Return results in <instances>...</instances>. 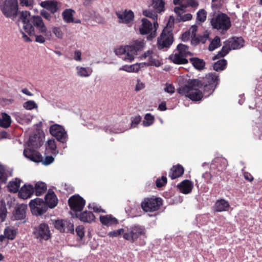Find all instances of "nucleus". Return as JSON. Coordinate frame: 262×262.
Masks as SVG:
<instances>
[{
    "label": "nucleus",
    "instance_id": "f257e3e1",
    "mask_svg": "<svg viewBox=\"0 0 262 262\" xmlns=\"http://www.w3.org/2000/svg\"><path fill=\"white\" fill-rule=\"evenodd\" d=\"M20 19L24 24L23 29L25 32H21L22 37L26 42L34 41L43 43L47 37H49L51 32L48 31L41 16H31L29 11H22Z\"/></svg>",
    "mask_w": 262,
    "mask_h": 262
},
{
    "label": "nucleus",
    "instance_id": "f03ea898",
    "mask_svg": "<svg viewBox=\"0 0 262 262\" xmlns=\"http://www.w3.org/2000/svg\"><path fill=\"white\" fill-rule=\"evenodd\" d=\"M58 204V199L53 191L49 190L45 197V201L39 198L32 200L29 203V206L32 213L38 215L45 213L48 207L53 208Z\"/></svg>",
    "mask_w": 262,
    "mask_h": 262
},
{
    "label": "nucleus",
    "instance_id": "7ed1b4c3",
    "mask_svg": "<svg viewBox=\"0 0 262 262\" xmlns=\"http://www.w3.org/2000/svg\"><path fill=\"white\" fill-rule=\"evenodd\" d=\"M201 84L198 79H189L187 80L186 84L181 86L178 89V92L193 101H200L203 97V93L199 90L202 88Z\"/></svg>",
    "mask_w": 262,
    "mask_h": 262
},
{
    "label": "nucleus",
    "instance_id": "20e7f679",
    "mask_svg": "<svg viewBox=\"0 0 262 262\" xmlns=\"http://www.w3.org/2000/svg\"><path fill=\"white\" fill-rule=\"evenodd\" d=\"M174 20V18L172 16H170L167 27L163 29L160 37L158 38L157 45L159 49L161 50L164 48H168L173 43V33L172 30H170L168 26L169 25V27L171 28L173 25Z\"/></svg>",
    "mask_w": 262,
    "mask_h": 262
},
{
    "label": "nucleus",
    "instance_id": "39448f33",
    "mask_svg": "<svg viewBox=\"0 0 262 262\" xmlns=\"http://www.w3.org/2000/svg\"><path fill=\"white\" fill-rule=\"evenodd\" d=\"M146 231L144 226L136 224L127 229L126 232L123 235V237L125 239L134 243L141 236L146 237Z\"/></svg>",
    "mask_w": 262,
    "mask_h": 262
},
{
    "label": "nucleus",
    "instance_id": "423d86ee",
    "mask_svg": "<svg viewBox=\"0 0 262 262\" xmlns=\"http://www.w3.org/2000/svg\"><path fill=\"white\" fill-rule=\"evenodd\" d=\"M163 204L161 198L152 196L143 199L140 206L145 212H154L158 211Z\"/></svg>",
    "mask_w": 262,
    "mask_h": 262
},
{
    "label": "nucleus",
    "instance_id": "0eeeda50",
    "mask_svg": "<svg viewBox=\"0 0 262 262\" xmlns=\"http://www.w3.org/2000/svg\"><path fill=\"white\" fill-rule=\"evenodd\" d=\"M211 24L213 28L222 31H227L231 26L230 18L223 13L214 16L211 19Z\"/></svg>",
    "mask_w": 262,
    "mask_h": 262
},
{
    "label": "nucleus",
    "instance_id": "6e6552de",
    "mask_svg": "<svg viewBox=\"0 0 262 262\" xmlns=\"http://www.w3.org/2000/svg\"><path fill=\"white\" fill-rule=\"evenodd\" d=\"M2 12L7 17L16 16L18 12L17 0H5L1 5Z\"/></svg>",
    "mask_w": 262,
    "mask_h": 262
},
{
    "label": "nucleus",
    "instance_id": "1a4fd4ad",
    "mask_svg": "<svg viewBox=\"0 0 262 262\" xmlns=\"http://www.w3.org/2000/svg\"><path fill=\"white\" fill-rule=\"evenodd\" d=\"M50 133L58 141L63 143L67 142L68 135L62 126L57 124L51 125L50 127Z\"/></svg>",
    "mask_w": 262,
    "mask_h": 262
},
{
    "label": "nucleus",
    "instance_id": "9d476101",
    "mask_svg": "<svg viewBox=\"0 0 262 262\" xmlns=\"http://www.w3.org/2000/svg\"><path fill=\"white\" fill-rule=\"evenodd\" d=\"M69 206L72 211L77 212L82 210L85 204V200L79 195H74L68 200Z\"/></svg>",
    "mask_w": 262,
    "mask_h": 262
},
{
    "label": "nucleus",
    "instance_id": "9b49d317",
    "mask_svg": "<svg viewBox=\"0 0 262 262\" xmlns=\"http://www.w3.org/2000/svg\"><path fill=\"white\" fill-rule=\"evenodd\" d=\"M116 15L118 18L119 23L131 25L135 17L134 12L130 10L125 9L124 11L116 12Z\"/></svg>",
    "mask_w": 262,
    "mask_h": 262
},
{
    "label": "nucleus",
    "instance_id": "f8f14e48",
    "mask_svg": "<svg viewBox=\"0 0 262 262\" xmlns=\"http://www.w3.org/2000/svg\"><path fill=\"white\" fill-rule=\"evenodd\" d=\"M33 233L35 237L40 240H48L50 237L49 227L46 223H41L36 227Z\"/></svg>",
    "mask_w": 262,
    "mask_h": 262
},
{
    "label": "nucleus",
    "instance_id": "ddd939ff",
    "mask_svg": "<svg viewBox=\"0 0 262 262\" xmlns=\"http://www.w3.org/2000/svg\"><path fill=\"white\" fill-rule=\"evenodd\" d=\"M55 228L61 232L74 233V225L69 221L60 220L55 221Z\"/></svg>",
    "mask_w": 262,
    "mask_h": 262
},
{
    "label": "nucleus",
    "instance_id": "4468645a",
    "mask_svg": "<svg viewBox=\"0 0 262 262\" xmlns=\"http://www.w3.org/2000/svg\"><path fill=\"white\" fill-rule=\"evenodd\" d=\"M200 81L202 83V88L204 83L211 84L216 88L220 82L219 76L216 73H210L206 74L202 80H200Z\"/></svg>",
    "mask_w": 262,
    "mask_h": 262
},
{
    "label": "nucleus",
    "instance_id": "2eb2a0df",
    "mask_svg": "<svg viewBox=\"0 0 262 262\" xmlns=\"http://www.w3.org/2000/svg\"><path fill=\"white\" fill-rule=\"evenodd\" d=\"M24 155L33 162H39L42 161V156L34 149L25 148L24 150Z\"/></svg>",
    "mask_w": 262,
    "mask_h": 262
},
{
    "label": "nucleus",
    "instance_id": "dca6fc26",
    "mask_svg": "<svg viewBox=\"0 0 262 262\" xmlns=\"http://www.w3.org/2000/svg\"><path fill=\"white\" fill-rule=\"evenodd\" d=\"M179 191L183 194L190 193L193 188V183L188 180H184L177 185Z\"/></svg>",
    "mask_w": 262,
    "mask_h": 262
},
{
    "label": "nucleus",
    "instance_id": "f3484780",
    "mask_svg": "<svg viewBox=\"0 0 262 262\" xmlns=\"http://www.w3.org/2000/svg\"><path fill=\"white\" fill-rule=\"evenodd\" d=\"M231 50H237L242 48L245 43L244 39L242 37H233L226 41Z\"/></svg>",
    "mask_w": 262,
    "mask_h": 262
},
{
    "label": "nucleus",
    "instance_id": "a211bd4d",
    "mask_svg": "<svg viewBox=\"0 0 262 262\" xmlns=\"http://www.w3.org/2000/svg\"><path fill=\"white\" fill-rule=\"evenodd\" d=\"M34 189L32 185H24L18 191V196L20 198L27 199L32 195Z\"/></svg>",
    "mask_w": 262,
    "mask_h": 262
},
{
    "label": "nucleus",
    "instance_id": "6ab92c4d",
    "mask_svg": "<svg viewBox=\"0 0 262 262\" xmlns=\"http://www.w3.org/2000/svg\"><path fill=\"white\" fill-rule=\"evenodd\" d=\"M27 206L25 204H18L15 207L13 215L16 220H23L26 217Z\"/></svg>",
    "mask_w": 262,
    "mask_h": 262
},
{
    "label": "nucleus",
    "instance_id": "aec40b11",
    "mask_svg": "<svg viewBox=\"0 0 262 262\" xmlns=\"http://www.w3.org/2000/svg\"><path fill=\"white\" fill-rule=\"evenodd\" d=\"M130 47L126 46L124 47H121L116 49L115 52L116 55L121 56V58L125 61H132L133 60V58L130 59L128 55H130Z\"/></svg>",
    "mask_w": 262,
    "mask_h": 262
},
{
    "label": "nucleus",
    "instance_id": "412c9836",
    "mask_svg": "<svg viewBox=\"0 0 262 262\" xmlns=\"http://www.w3.org/2000/svg\"><path fill=\"white\" fill-rule=\"evenodd\" d=\"M186 6L182 5L181 7H176L174 9V12L180 17L179 19L182 21L190 20L192 19V16L190 13H187L182 15L185 11Z\"/></svg>",
    "mask_w": 262,
    "mask_h": 262
},
{
    "label": "nucleus",
    "instance_id": "4be33fe9",
    "mask_svg": "<svg viewBox=\"0 0 262 262\" xmlns=\"http://www.w3.org/2000/svg\"><path fill=\"white\" fill-rule=\"evenodd\" d=\"M184 172V169L183 167L180 164H178L177 165L173 166L170 168L168 176L172 180H174L182 176Z\"/></svg>",
    "mask_w": 262,
    "mask_h": 262
},
{
    "label": "nucleus",
    "instance_id": "5701e85b",
    "mask_svg": "<svg viewBox=\"0 0 262 262\" xmlns=\"http://www.w3.org/2000/svg\"><path fill=\"white\" fill-rule=\"evenodd\" d=\"M41 6L49 10L51 13L54 14L58 10V2L54 0L46 1L41 2Z\"/></svg>",
    "mask_w": 262,
    "mask_h": 262
},
{
    "label": "nucleus",
    "instance_id": "b1692460",
    "mask_svg": "<svg viewBox=\"0 0 262 262\" xmlns=\"http://www.w3.org/2000/svg\"><path fill=\"white\" fill-rule=\"evenodd\" d=\"M144 46V43L142 41L136 40L133 45L128 46L130 47V55H128L129 58L134 59L135 56L137 54V52L142 50Z\"/></svg>",
    "mask_w": 262,
    "mask_h": 262
},
{
    "label": "nucleus",
    "instance_id": "393cba45",
    "mask_svg": "<svg viewBox=\"0 0 262 262\" xmlns=\"http://www.w3.org/2000/svg\"><path fill=\"white\" fill-rule=\"evenodd\" d=\"M152 30L151 23L147 18L142 19V25L139 29L140 33L142 35H146L150 33Z\"/></svg>",
    "mask_w": 262,
    "mask_h": 262
},
{
    "label": "nucleus",
    "instance_id": "a878e982",
    "mask_svg": "<svg viewBox=\"0 0 262 262\" xmlns=\"http://www.w3.org/2000/svg\"><path fill=\"white\" fill-rule=\"evenodd\" d=\"M185 56L180 54L179 52L171 54L169 56V59L175 64H185L188 62Z\"/></svg>",
    "mask_w": 262,
    "mask_h": 262
},
{
    "label": "nucleus",
    "instance_id": "bb28decb",
    "mask_svg": "<svg viewBox=\"0 0 262 262\" xmlns=\"http://www.w3.org/2000/svg\"><path fill=\"white\" fill-rule=\"evenodd\" d=\"M100 221L103 225L107 226L116 225L118 223L117 219L112 215H100Z\"/></svg>",
    "mask_w": 262,
    "mask_h": 262
},
{
    "label": "nucleus",
    "instance_id": "cd10ccee",
    "mask_svg": "<svg viewBox=\"0 0 262 262\" xmlns=\"http://www.w3.org/2000/svg\"><path fill=\"white\" fill-rule=\"evenodd\" d=\"M76 215L83 222L91 223L95 219V216L92 211H85L81 212L79 215L77 214H76Z\"/></svg>",
    "mask_w": 262,
    "mask_h": 262
},
{
    "label": "nucleus",
    "instance_id": "c85d7f7f",
    "mask_svg": "<svg viewBox=\"0 0 262 262\" xmlns=\"http://www.w3.org/2000/svg\"><path fill=\"white\" fill-rule=\"evenodd\" d=\"M229 204L224 199L217 200L214 206L216 212H222L226 211L229 207Z\"/></svg>",
    "mask_w": 262,
    "mask_h": 262
},
{
    "label": "nucleus",
    "instance_id": "c756f323",
    "mask_svg": "<svg viewBox=\"0 0 262 262\" xmlns=\"http://www.w3.org/2000/svg\"><path fill=\"white\" fill-rule=\"evenodd\" d=\"M75 11L72 9H66L62 13L63 20L67 23H74V14Z\"/></svg>",
    "mask_w": 262,
    "mask_h": 262
},
{
    "label": "nucleus",
    "instance_id": "7c9ffc66",
    "mask_svg": "<svg viewBox=\"0 0 262 262\" xmlns=\"http://www.w3.org/2000/svg\"><path fill=\"white\" fill-rule=\"evenodd\" d=\"M11 117L6 113H2L0 117V126L7 128L10 126L11 124Z\"/></svg>",
    "mask_w": 262,
    "mask_h": 262
},
{
    "label": "nucleus",
    "instance_id": "2f4dec72",
    "mask_svg": "<svg viewBox=\"0 0 262 262\" xmlns=\"http://www.w3.org/2000/svg\"><path fill=\"white\" fill-rule=\"evenodd\" d=\"M189 60L194 68L198 70L201 71L205 68L206 63L203 59L198 57H192L190 58Z\"/></svg>",
    "mask_w": 262,
    "mask_h": 262
},
{
    "label": "nucleus",
    "instance_id": "473e14b6",
    "mask_svg": "<svg viewBox=\"0 0 262 262\" xmlns=\"http://www.w3.org/2000/svg\"><path fill=\"white\" fill-rule=\"evenodd\" d=\"M152 6L156 13H161L165 10V2L164 0H152Z\"/></svg>",
    "mask_w": 262,
    "mask_h": 262
},
{
    "label": "nucleus",
    "instance_id": "72a5a7b5",
    "mask_svg": "<svg viewBox=\"0 0 262 262\" xmlns=\"http://www.w3.org/2000/svg\"><path fill=\"white\" fill-rule=\"evenodd\" d=\"M21 181V180L19 178H16L15 181H10L8 185L9 191L13 193L17 192L20 187Z\"/></svg>",
    "mask_w": 262,
    "mask_h": 262
},
{
    "label": "nucleus",
    "instance_id": "f704fd0d",
    "mask_svg": "<svg viewBox=\"0 0 262 262\" xmlns=\"http://www.w3.org/2000/svg\"><path fill=\"white\" fill-rule=\"evenodd\" d=\"M231 48H230L229 46L227 44V42L225 41L224 42V45L223 46L222 50L218 52V53L215 55L213 58L212 59L213 60H216L217 59L224 57L229 52L231 51Z\"/></svg>",
    "mask_w": 262,
    "mask_h": 262
},
{
    "label": "nucleus",
    "instance_id": "c9c22d12",
    "mask_svg": "<svg viewBox=\"0 0 262 262\" xmlns=\"http://www.w3.org/2000/svg\"><path fill=\"white\" fill-rule=\"evenodd\" d=\"M39 137L37 134L31 136L28 141V146L34 148H38L41 146Z\"/></svg>",
    "mask_w": 262,
    "mask_h": 262
},
{
    "label": "nucleus",
    "instance_id": "e433bc0d",
    "mask_svg": "<svg viewBox=\"0 0 262 262\" xmlns=\"http://www.w3.org/2000/svg\"><path fill=\"white\" fill-rule=\"evenodd\" d=\"M34 192L37 196H40L45 193L47 190V185L43 182H37L34 187Z\"/></svg>",
    "mask_w": 262,
    "mask_h": 262
},
{
    "label": "nucleus",
    "instance_id": "4c0bfd02",
    "mask_svg": "<svg viewBox=\"0 0 262 262\" xmlns=\"http://www.w3.org/2000/svg\"><path fill=\"white\" fill-rule=\"evenodd\" d=\"M17 230L13 227H7L4 230V235L7 238L13 240L16 235Z\"/></svg>",
    "mask_w": 262,
    "mask_h": 262
},
{
    "label": "nucleus",
    "instance_id": "58836bf2",
    "mask_svg": "<svg viewBox=\"0 0 262 262\" xmlns=\"http://www.w3.org/2000/svg\"><path fill=\"white\" fill-rule=\"evenodd\" d=\"M178 52L186 57L188 55H192V53L189 51V47L187 45L179 43L177 47Z\"/></svg>",
    "mask_w": 262,
    "mask_h": 262
},
{
    "label": "nucleus",
    "instance_id": "ea45409f",
    "mask_svg": "<svg viewBox=\"0 0 262 262\" xmlns=\"http://www.w3.org/2000/svg\"><path fill=\"white\" fill-rule=\"evenodd\" d=\"M227 64V62L226 59L219 60L213 64V70L216 71H223L226 69Z\"/></svg>",
    "mask_w": 262,
    "mask_h": 262
},
{
    "label": "nucleus",
    "instance_id": "a19ab883",
    "mask_svg": "<svg viewBox=\"0 0 262 262\" xmlns=\"http://www.w3.org/2000/svg\"><path fill=\"white\" fill-rule=\"evenodd\" d=\"M221 39L220 37L216 36L211 41L208 47V50L210 51L214 50L215 49L221 46Z\"/></svg>",
    "mask_w": 262,
    "mask_h": 262
},
{
    "label": "nucleus",
    "instance_id": "79ce46f5",
    "mask_svg": "<svg viewBox=\"0 0 262 262\" xmlns=\"http://www.w3.org/2000/svg\"><path fill=\"white\" fill-rule=\"evenodd\" d=\"M208 38V35L199 36L198 37H192L191 38V44L194 46L197 45L200 42L204 43Z\"/></svg>",
    "mask_w": 262,
    "mask_h": 262
},
{
    "label": "nucleus",
    "instance_id": "37998d69",
    "mask_svg": "<svg viewBox=\"0 0 262 262\" xmlns=\"http://www.w3.org/2000/svg\"><path fill=\"white\" fill-rule=\"evenodd\" d=\"M145 120L143 121V124L145 126H148L152 124L155 118L151 114H146L144 117Z\"/></svg>",
    "mask_w": 262,
    "mask_h": 262
},
{
    "label": "nucleus",
    "instance_id": "c03bdc74",
    "mask_svg": "<svg viewBox=\"0 0 262 262\" xmlns=\"http://www.w3.org/2000/svg\"><path fill=\"white\" fill-rule=\"evenodd\" d=\"M202 87H203L204 93L207 95H210L212 94L216 89L213 85L207 83H204Z\"/></svg>",
    "mask_w": 262,
    "mask_h": 262
},
{
    "label": "nucleus",
    "instance_id": "a18cd8bd",
    "mask_svg": "<svg viewBox=\"0 0 262 262\" xmlns=\"http://www.w3.org/2000/svg\"><path fill=\"white\" fill-rule=\"evenodd\" d=\"M226 0H212L211 7L214 9L221 8L225 3Z\"/></svg>",
    "mask_w": 262,
    "mask_h": 262
},
{
    "label": "nucleus",
    "instance_id": "49530a36",
    "mask_svg": "<svg viewBox=\"0 0 262 262\" xmlns=\"http://www.w3.org/2000/svg\"><path fill=\"white\" fill-rule=\"evenodd\" d=\"M77 75L80 77H88L90 75L91 73H89L88 70L85 68L77 67Z\"/></svg>",
    "mask_w": 262,
    "mask_h": 262
},
{
    "label": "nucleus",
    "instance_id": "de8ad7c7",
    "mask_svg": "<svg viewBox=\"0 0 262 262\" xmlns=\"http://www.w3.org/2000/svg\"><path fill=\"white\" fill-rule=\"evenodd\" d=\"M25 108L28 110H31L37 107L36 103L33 100H29L25 102L23 104Z\"/></svg>",
    "mask_w": 262,
    "mask_h": 262
},
{
    "label": "nucleus",
    "instance_id": "09e8293b",
    "mask_svg": "<svg viewBox=\"0 0 262 262\" xmlns=\"http://www.w3.org/2000/svg\"><path fill=\"white\" fill-rule=\"evenodd\" d=\"M196 19L198 21L203 23L206 19V12L204 9H201L197 13Z\"/></svg>",
    "mask_w": 262,
    "mask_h": 262
},
{
    "label": "nucleus",
    "instance_id": "8fccbe9b",
    "mask_svg": "<svg viewBox=\"0 0 262 262\" xmlns=\"http://www.w3.org/2000/svg\"><path fill=\"white\" fill-rule=\"evenodd\" d=\"M167 183V178L165 176H162L161 178H158L156 181V186L161 188Z\"/></svg>",
    "mask_w": 262,
    "mask_h": 262
},
{
    "label": "nucleus",
    "instance_id": "3c124183",
    "mask_svg": "<svg viewBox=\"0 0 262 262\" xmlns=\"http://www.w3.org/2000/svg\"><path fill=\"white\" fill-rule=\"evenodd\" d=\"M47 148L50 149L52 154L54 153V151L56 149V145L54 140H48Z\"/></svg>",
    "mask_w": 262,
    "mask_h": 262
},
{
    "label": "nucleus",
    "instance_id": "603ef678",
    "mask_svg": "<svg viewBox=\"0 0 262 262\" xmlns=\"http://www.w3.org/2000/svg\"><path fill=\"white\" fill-rule=\"evenodd\" d=\"M124 229H120L117 230H115L113 231H111L108 233V235L110 237H117L121 234H124Z\"/></svg>",
    "mask_w": 262,
    "mask_h": 262
},
{
    "label": "nucleus",
    "instance_id": "864d4df0",
    "mask_svg": "<svg viewBox=\"0 0 262 262\" xmlns=\"http://www.w3.org/2000/svg\"><path fill=\"white\" fill-rule=\"evenodd\" d=\"M77 235L81 239L84 235V227L82 226H78L76 228Z\"/></svg>",
    "mask_w": 262,
    "mask_h": 262
},
{
    "label": "nucleus",
    "instance_id": "5fc2aeb1",
    "mask_svg": "<svg viewBox=\"0 0 262 262\" xmlns=\"http://www.w3.org/2000/svg\"><path fill=\"white\" fill-rule=\"evenodd\" d=\"M53 32L57 37L62 38L63 34L59 27H54L53 28Z\"/></svg>",
    "mask_w": 262,
    "mask_h": 262
},
{
    "label": "nucleus",
    "instance_id": "6e6d98bb",
    "mask_svg": "<svg viewBox=\"0 0 262 262\" xmlns=\"http://www.w3.org/2000/svg\"><path fill=\"white\" fill-rule=\"evenodd\" d=\"M6 179L7 176L5 168L3 165H0V180L4 181Z\"/></svg>",
    "mask_w": 262,
    "mask_h": 262
},
{
    "label": "nucleus",
    "instance_id": "4d7b16f0",
    "mask_svg": "<svg viewBox=\"0 0 262 262\" xmlns=\"http://www.w3.org/2000/svg\"><path fill=\"white\" fill-rule=\"evenodd\" d=\"M54 158L52 156H47L44 160H42V162L45 165H48L53 162Z\"/></svg>",
    "mask_w": 262,
    "mask_h": 262
},
{
    "label": "nucleus",
    "instance_id": "13d9d810",
    "mask_svg": "<svg viewBox=\"0 0 262 262\" xmlns=\"http://www.w3.org/2000/svg\"><path fill=\"white\" fill-rule=\"evenodd\" d=\"M218 162L220 163V170L223 171V170H225L226 168L228 163L227 161L225 159H219Z\"/></svg>",
    "mask_w": 262,
    "mask_h": 262
},
{
    "label": "nucleus",
    "instance_id": "bf43d9fd",
    "mask_svg": "<svg viewBox=\"0 0 262 262\" xmlns=\"http://www.w3.org/2000/svg\"><path fill=\"white\" fill-rule=\"evenodd\" d=\"M40 15L41 16H42L43 18H45L49 21H50L51 20L52 16L51 14L46 10H43L41 11Z\"/></svg>",
    "mask_w": 262,
    "mask_h": 262
},
{
    "label": "nucleus",
    "instance_id": "052dcab7",
    "mask_svg": "<svg viewBox=\"0 0 262 262\" xmlns=\"http://www.w3.org/2000/svg\"><path fill=\"white\" fill-rule=\"evenodd\" d=\"M89 208L92 209L93 211L96 213H99V212H105V210L101 209L100 207H98L97 206H95L94 204L91 205L89 204Z\"/></svg>",
    "mask_w": 262,
    "mask_h": 262
},
{
    "label": "nucleus",
    "instance_id": "680f3d73",
    "mask_svg": "<svg viewBox=\"0 0 262 262\" xmlns=\"http://www.w3.org/2000/svg\"><path fill=\"white\" fill-rule=\"evenodd\" d=\"M165 92L170 93L173 94L175 92L174 87L171 84H166V87L164 89Z\"/></svg>",
    "mask_w": 262,
    "mask_h": 262
},
{
    "label": "nucleus",
    "instance_id": "e2e57ef3",
    "mask_svg": "<svg viewBox=\"0 0 262 262\" xmlns=\"http://www.w3.org/2000/svg\"><path fill=\"white\" fill-rule=\"evenodd\" d=\"M141 120V117L140 116L138 115L136 116L132 120V126L135 127L136 125H138L140 122Z\"/></svg>",
    "mask_w": 262,
    "mask_h": 262
},
{
    "label": "nucleus",
    "instance_id": "0e129e2a",
    "mask_svg": "<svg viewBox=\"0 0 262 262\" xmlns=\"http://www.w3.org/2000/svg\"><path fill=\"white\" fill-rule=\"evenodd\" d=\"M155 13H156L155 11L153 12V11L147 10H144L143 11V14L145 16L150 17V18H154L156 16Z\"/></svg>",
    "mask_w": 262,
    "mask_h": 262
},
{
    "label": "nucleus",
    "instance_id": "69168bd1",
    "mask_svg": "<svg viewBox=\"0 0 262 262\" xmlns=\"http://www.w3.org/2000/svg\"><path fill=\"white\" fill-rule=\"evenodd\" d=\"M20 2L22 6H32L33 4V0H20Z\"/></svg>",
    "mask_w": 262,
    "mask_h": 262
},
{
    "label": "nucleus",
    "instance_id": "338daca9",
    "mask_svg": "<svg viewBox=\"0 0 262 262\" xmlns=\"http://www.w3.org/2000/svg\"><path fill=\"white\" fill-rule=\"evenodd\" d=\"M244 178L249 182H252L254 180V178L251 175V173H250L248 172H244L243 173Z\"/></svg>",
    "mask_w": 262,
    "mask_h": 262
},
{
    "label": "nucleus",
    "instance_id": "774afa93",
    "mask_svg": "<svg viewBox=\"0 0 262 262\" xmlns=\"http://www.w3.org/2000/svg\"><path fill=\"white\" fill-rule=\"evenodd\" d=\"M144 84L140 81H138L137 84L136 85L135 91L138 92L139 91L144 88Z\"/></svg>",
    "mask_w": 262,
    "mask_h": 262
}]
</instances>
